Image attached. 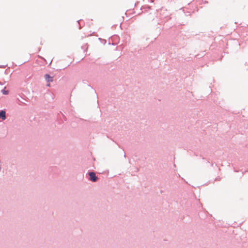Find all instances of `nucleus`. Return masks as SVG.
<instances>
[{
  "label": "nucleus",
  "instance_id": "f257e3e1",
  "mask_svg": "<svg viewBox=\"0 0 248 248\" xmlns=\"http://www.w3.org/2000/svg\"><path fill=\"white\" fill-rule=\"evenodd\" d=\"M89 176L90 177L89 180L93 182H96L98 180V178L96 175L95 173L93 171H89Z\"/></svg>",
  "mask_w": 248,
  "mask_h": 248
},
{
  "label": "nucleus",
  "instance_id": "f03ea898",
  "mask_svg": "<svg viewBox=\"0 0 248 248\" xmlns=\"http://www.w3.org/2000/svg\"><path fill=\"white\" fill-rule=\"evenodd\" d=\"M44 78L46 81L48 83L47 84V86H50V82L53 81V77H51L50 75L46 74L44 76Z\"/></svg>",
  "mask_w": 248,
  "mask_h": 248
},
{
  "label": "nucleus",
  "instance_id": "7ed1b4c3",
  "mask_svg": "<svg viewBox=\"0 0 248 248\" xmlns=\"http://www.w3.org/2000/svg\"><path fill=\"white\" fill-rule=\"evenodd\" d=\"M6 118L5 111L3 110H0V119H1L2 120H5Z\"/></svg>",
  "mask_w": 248,
  "mask_h": 248
},
{
  "label": "nucleus",
  "instance_id": "20e7f679",
  "mask_svg": "<svg viewBox=\"0 0 248 248\" xmlns=\"http://www.w3.org/2000/svg\"><path fill=\"white\" fill-rule=\"evenodd\" d=\"M1 92L4 95H7L9 93V91L8 90H5V89H2L1 90Z\"/></svg>",
  "mask_w": 248,
  "mask_h": 248
},
{
  "label": "nucleus",
  "instance_id": "39448f33",
  "mask_svg": "<svg viewBox=\"0 0 248 248\" xmlns=\"http://www.w3.org/2000/svg\"><path fill=\"white\" fill-rule=\"evenodd\" d=\"M58 115L60 117H61V115L63 117H65V116L63 115L62 113H61V112H60V113H59Z\"/></svg>",
  "mask_w": 248,
  "mask_h": 248
},
{
  "label": "nucleus",
  "instance_id": "423d86ee",
  "mask_svg": "<svg viewBox=\"0 0 248 248\" xmlns=\"http://www.w3.org/2000/svg\"><path fill=\"white\" fill-rule=\"evenodd\" d=\"M79 29H81V26L79 24Z\"/></svg>",
  "mask_w": 248,
  "mask_h": 248
},
{
  "label": "nucleus",
  "instance_id": "0eeeda50",
  "mask_svg": "<svg viewBox=\"0 0 248 248\" xmlns=\"http://www.w3.org/2000/svg\"><path fill=\"white\" fill-rule=\"evenodd\" d=\"M81 21V20H79L77 21L78 23L79 24V21Z\"/></svg>",
  "mask_w": 248,
  "mask_h": 248
},
{
  "label": "nucleus",
  "instance_id": "6e6552de",
  "mask_svg": "<svg viewBox=\"0 0 248 248\" xmlns=\"http://www.w3.org/2000/svg\"><path fill=\"white\" fill-rule=\"evenodd\" d=\"M124 157H126V155H125V154L124 153Z\"/></svg>",
  "mask_w": 248,
  "mask_h": 248
},
{
  "label": "nucleus",
  "instance_id": "1a4fd4ad",
  "mask_svg": "<svg viewBox=\"0 0 248 248\" xmlns=\"http://www.w3.org/2000/svg\"><path fill=\"white\" fill-rule=\"evenodd\" d=\"M137 171H138V170H139L138 168H137Z\"/></svg>",
  "mask_w": 248,
  "mask_h": 248
},
{
  "label": "nucleus",
  "instance_id": "9d476101",
  "mask_svg": "<svg viewBox=\"0 0 248 248\" xmlns=\"http://www.w3.org/2000/svg\"><path fill=\"white\" fill-rule=\"evenodd\" d=\"M0 84L1 85L2 84L0 82Z\"/></svg>",
  "mask_w": 248,
  "mask_h": 248
}]
</instances>
